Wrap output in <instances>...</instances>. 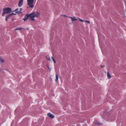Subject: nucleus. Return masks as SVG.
I'll list each match as a JSON object with an SVG mask.
<instances>
[{"label":"nucleus","instance_id":"f257e3e1","mask_svg":"<svg viewBox=\"0 0 126 126\" xmlns=\"http://www.w3.org/2000/svg\"><path fill=\"white\" fill-rule=\"evenodd\" d=\"M40 15V13L38 12H37L35 13L34 12L31 13L29 14H28L29 17L30 18V19L32 21L34 20V17H38Z\"/></svg>","mask_w":126,"mask_h":126},{"label":"nucleus","instance_id":"f03ea898","mask_svg":"<svg viewBox=\"0 0 126 126\" xmlns=\"http://www.w3.org/2000/svg\"><path fill=\"white\" fill-rule=\"evenodd\" d=\"M3 12L2 14V16H4L5 14H7L10 12L12 10V9L10 8L7 7L3 8Z\"/></svg>","mask_w":126,"mask_h":126},{"label":"nucleus","instance_id":"7ed1b4c3","mask_svg":"<svg viewBox=\"0 0 126 126\" xmlns=\"http://www.w3.org/2000/svg\"><path fill=\"white\" fill-rule=\"evenodd\" d=\"M34 0H27L28 5L29 7L31 8H32L34 7L33 4Z\"/></svg>","mask_w":126,"mask_h":126},{"label":"nucleus","instance_id":"20e7f679","mask_svg":"<svg viewBox=\"0 0 126 126\" xmlns=\"http://www.w3.org/2000/svg\"><path fill=\"white\" fill-rule=\"evenodd\" d=\"M15 14L13 13H12L6 16L5 18V20L6 21H7L8 20V19L9 18Z\"/></svg>","mask_w":126,"mask_h":126},{"label":"nucleus","instance_id":"39448f33","mask_svg":"<svg viewBox=\"0 0 126 126\" xmlns=\"http://www.w3.org/2000/svg\"><path fill=\"white\" fill-rule=\"evenodd\" d=\"M22 10V9L21 8H20L19 9L17 8L15 10L16 11V13L17 14H19L20 13H22L21 11Z\"/></svg>","mask_w":126,"mask_h":126},{"label":"nucleus","instance_id":"423d86ee","mask_svg":"<svg viewBox=\"0 0 126 126\" xmlns=\"http://www.w3.org/2000/svg\"><path fill=\"white\" fill-rule=\"evenodd\" d=\"M47 115L51 118L53 119L54 118V116L50 113H49L47 114Z\"/></svg>","mask_w":126,"mask_h":126},{"label":"nucleus","instance_id":"0eeeda50","mask_svg":"<svg viewBox=\"0 0 126 126\" xmlns=\"http://www.w3.org/2000/svg\"><path fill=\"white\" fill-rule=\"evenodd\" d=\"M23 0H20L18 3V6L19 7H20L22 6L23 3Z\"/></svg>","mask_w":126,"mask_h":126},{"label":"nucleus","instance_id":"6e6552de","mask_svg":"<svg viewBox=\"0 0 126 126\" xmlns=\"http://www.w3.org/2000/svg\"><path fill=\"white\" fill-rule=\"evenodd\" d=\"M28 18L29 17L28 15V14H27L24 17V18H23V19L24 21H25L27 20Z\"/></svg>","mask_w":126,"mask_h":126},{"label":"nucleus","instance_id":"1a4fd4ad","mask_svg":"<svg viewBox=\"0 0 126 126\" xmlns=\"http://www.w3.org/2000/svg\"><path fill=\"white\" fill-rule=\"evenodd\" d=\"M68 17L69 18H71L72 20L73 21H75V20H77V19H76L75 17Z\"/></svg>","mask_w":126,"mask_h":126},{"label":"nucleus","instance_id":"9d476101","mask_svg":"<svg viewBox=\"0 0 126 126\" xmlns=\"http://www.w3.org/2000/svg\"><path fill=\"white\" fill-rule=\"evenodd\" d=\"M24 29V28H16L15 29V31H16L17 30H21V29Z\"/></svg>","mask_w":126,"mask_h":126},{"label":"nucleus","instance_id":"9b49d317","mask_svg":"<svg viewBox=\"0 0 126 126\" xmlns=\"http://www.w3.org/2000/svg\"><path fill=\"white\" fill-rule=\"evenodd\" d=\"M56 81L57 82L58 81V75L57 74H56Z\"/></svg>","mask_w":126,"mask_h":126},{"label":"nucleus","instance_id":"f8f14e48","mask_svg":"<svg viewBox=\"0 0 126 126\" xmlns=\"http://www.w3.org/2000/svg\"><path fill=\"white\" fill-rule=\"evenodd\" d=\"M0 63L1 62H4V60L2 59L1 57H0Z\"/></svg>","mask_w":126,"mask_h":126},{"label":"nucleus","instance_id":"ddd939ff","mask_svg":"<svg viewBox=\"0 0 126 126\" xmlns=\"http://www.w3.org/2000/svg\"><path fill=\"white\" fill-rule=\"evenodd\" d=\"M107 76L110 79V78H111V77L110 76V74L108 73H107Z\"/></svg>","mask_w":126,"mask_h":126},{"label":"nucleus","instance_id":"4468645a","mask_svg":"<svg viewBox=\"0 0 126 126\" xmlns=\"http://www.w3.org/2000/svg\"><path fill=\"white\" fill-rule=\"evenodd\" d=\"M46 58L48 60H50V58L48 56H46Z\"/></svg>","mask_w":126,"mask_h":126},{"label":"nucleus","instance_id":"2eb2a0df","mask_svg":"<svg viewBox=\"0 0 126 126\" xmlns=\"http://www.w3.org/2000/svg\"><path fill=\"white\" fill-rule=\"evenodd\" d=\"M52 59L54 63H56V61H55V59H54V58L53 57H52Z\"/></svg>","mask_w":126,"mask_h":126},{"label":"nucleus","instance_id":"dca6fc26","mask_svg":"<svg viewBox=\"0 0 126 126\" xmlns=\"http://www.w3.org/2000/svg\"><path fill=\"white\" fill-rule=\"evenodd\" d=\"M52 59L54 63H56V61H55V59H54V58L53 57H52Z\"/></svg>","mask_w":126,"mask_h":126},{"label":"nucleus","instance_id":"f3484780","mask_svg":"<svg viewBox=\"0 0 126 126\" xmlns=\"http://www.w3.org/2000/svg\"><path fill=\"white\" fill-rule=\"evenodd\" d=\"M52 59L54 63H56V61H55V59H54V58L53 57H52Z\"/></svg>","mask_w":126,"mask_h":126},{"label":"nucleus","instance_id":"a211bd4d","mask_svg":"<svg viewBox=\"0 0 126 126\" xmlns=\"http://www.w3.org/2000/svg\"><path fill=\"white\" fill-rule=\"evenodd\" d=\"M94 124H101V123L100 124L99 123H98V122H97V123L96 122V121H94Z\"/></svg>","mask_w":126,"mask_h":126},{"label":"nucleus","instance_id":"6ab92c4d","mask_svg":"<svg viewBox=\"0 0 126 126\" xmlns=\"http://www.w3.org/2000/svg\"><path fill=\"white\" fill-rule=\"evenodd\" d=\"M84 21L86 22H87L89 24H90V21H85V20H84Z\"/></svg>","mask_w":126,"mask_h":126},{"label":"nucleus","instance_id":"aec40b11","mask_svg":"<svg viewBox=\"0 0 126 126\" xmlns=\"http://www.w3.org/2000/svg\"><path fill=\"white\" fill-rule=\"evenodd\" d=\"M79 20L80 21H81V22H83V20L81 19H79Z\"/></svg>","mask_w":126,"mask_h":126},{"label":"nucleus","instance_id":"412c9836","mask_svg":"<svg viewBox=\"0 0 126 126\" xmlns=\"http://www.w3.org/2000/svg\"><path fill=\"white\" fill-rule=\"evenodd\" d=\"M63 16H65V17H68V16H66V15H63Z\"/></svg>","mask_w":126,"mask_h":126}]
</instances>
